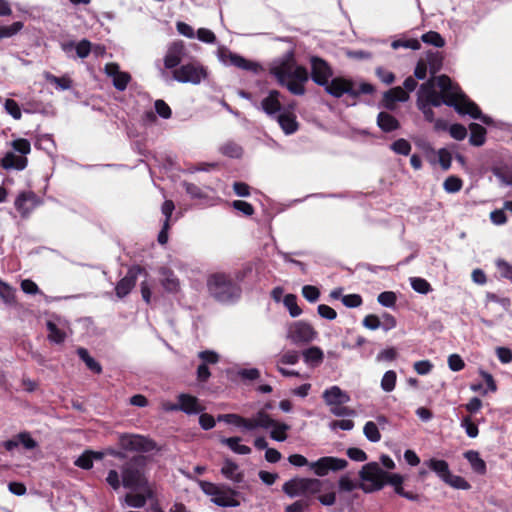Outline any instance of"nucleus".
I'll return each mask as SVG.
<instances>
[{
	"instance_id": "f257e3e1",
	"label": "nucleus",
	"mask_w": 512,
	"mask_h": 512,
	"mask_svg": "<svg viewBox=\"0 0 512 512\" xmlns=\"http://www.w3.org/2000/svg\"><path fill=\"white\" fill-rule=\"evenodd\" d=\"M418 102L431 103L439 107L442 104L454 107L460 114H468L474 119L481 120L484 124L492 123V119L482 115L479 107L468 99L460 90L459 86L452 83L446 75L433 77L423 83L418 90Z\"/></svg>"
},
{
	"instance_id": "f03ea898",
	"label": "nucleus",
	"mask_w": 512,
	"mask_h": 512,
	"mask_svg": "<svg viewBox=\"0 0 512 512\" xmlns=\"http://www.w3.org/2000/svg\"><path fill=\"white\" fill-rule=\"evenodd\" d=\"M359 478L361 480L359 488L365 493L379 491L389 484L399 496L410 501L419 500L418 494L404 490L402 486L405 480L404 476L383 470L377 462H369L362 466L359 471Z\"/></svg>"
},
{
	"instance_id": "7ed1b4c3",
	"label": "nucleus",
	"mask_w": 512,
	"mask_h": 512,
	"mask_svg": "<svg viewBox=\"0 0 512 512\" xmlns=\"http://www.w3.org/2000/svg\"><path fill=\"white\" fill-rule=\"evenodd\" d=\"M270 73L290 93L294 95L305 93L304 85L309 79V74L305 67L296 63L292 53H288L280 60L275 61L270 68Z\"/></svg>"
},
{
	"instance_id": "20e7f679",
	"label": "nucleus",
	"mask_w": 512,
	"mask_h": 512,
	"mask_svg": "<svg viewBox=\"0 0 512 512\" xmlns=\"http://www.w3.org/2000/svg\"><path fill=\"white\" fill-rule=\"evenodd\" d=\"M147 457L134 456L121 469L122 485L131 490H139L147 493L149 498L154 497V492L145 475L144 467Z\"/></svg>"
},
{
	"instance_id": "39448f33",
	"label": "nucleus",
	"mask_w": 512,
	"mask_h": 512,
	"mask_svg": "<svg viewBox=\"0 0 512 512\" xmlns=\"http://www.w3.org/2000/svg\"><path fill=\"white\" fill-rule=\"evenodd\" d=\"M207 288L210 296L221 303L233 302L241 294L240 287L229 276L222 273H215L209 276Z\"/></svg>"
},
{
	"instance_id": "423d86ee",
	"label": "nucleus",
	"mask_w": 512,
	"mask_h": 512,
	"mask_svg": "<svg viewBox=\"0 0 512 512\" xmlns=\"http://www.w3.org/2000/svg\"><path fill=\"white\" fill-rule=\"evenodd\" d=\"M329 484L328 481L317 478H293L283 484V491L291 498L303 496V499L318 494L323 491L324 485Z\"/></svg>"
},
{
	"instance_id": "0eeeda50",
	"label": "nucleus",
	"mask_w": 512,
	"mask_h": 512,
	"mask_svg": "<svg viewBox=\"0 0 512 512\" xmlns=\"http://www.w3.org/2000/svg\"><path fill=\"white\" fill-rule=\"evenodd\" d=\"M201 489L210 497L211 502L217 506L237 507L240 505V502L236 499L237 492L228 486L202 482Z\"/></svg>"
},
{
	"instance_id": "6e6552de",
	"label": "nucleus",
	"mask_w": 512,
	"mask_h": 512,
	"mask_svg": "<svg viewBox=\"0 0 512 512\" xmlns=\"http://www.w3.org/2000/svg\"><path fill=\"white\" fill-rule=\"evenodd\" d=\"M255 429H271L270 437L278 442H283L287 439V432L290 426L286 423L278 422L270 417L264 410H260L255 414Z\"/></svg>"
},
{
	"instance_id": "1a4fd4ad",
	"label": "nucleus",
	"mask_w": 512,
	"mask_h": 512,
	"mask_svg": "<svg viewBox=\"0 0 512 512\" xmlns=\"http://www.w3.org/2000/svg\"><path fill=\"white\" fill-rule=\"evenodd\" d=\"M119 445L122 449L133 452H150L156 448L153 440L137 434L120 435Z\"/></svg>"
},
{
	"instance_id": "9d476101",
	"label": "nucleus",
	"mask_w": 512,
	"mask_h": 512,
	"mask_svg": "<svg viewBox=\"0 0 512 512\" xmlns=\"http://www.w3.org/2000/svg\"><path fill=\"white\" fill-rule=\"evenodd\" d=\"M207 76L205 69L197 64L189 63L173 71V78L181 83L199 84Z\"/></svg>"
},
{
	"instance_id": "9b49d317",
	"label": "nucleus",
	"mask_w": 512,
	"mask_h": 512,
	"mask_svg": "<svg viewBox=\"0 0 512 512\" xmlns=\"http://www.w3.org/2000/svg\"><path fill=\"white\" fill-rule=\"evenodd\" d=\"M314 328L303 321H296L288 327L287 338L294 344L309 343L316 337Z\"/></svg>"
},
{
	"instance_id": "f8f14e48",
	"label": "nucleus",
	"mask_w": 512,
	"mask_h": 512,
	"mask_svg": "<svg viewBox=\"0 0 512 512\" xmlns=\"http://www.w3.org/2000/svg\"><path fill=\"white\" fill-rule=\"evenodd\" d=\"M348 462L345 459H340L332 456L321 457L317 461L311 462L309 468L315 475L323 477L330 471H339L346 468Z\"/></svg>"
},
{
	"instance_id": "ddd939ff",
	"label": "nucleus",
	"mask_w": 512,
	"mask_h": 512,
	"mask_svg": "<svg viewBox=\"0 0 512 512\" xmlns=\"http://www.w3.org/2000/svg\"><path fill=\"white\" fill-rule=\"evenodd\" d=\"M311 78L319 86L326 85L333 75L332 68L322 58L312 56L310 58Z\"/></svg>"
},
{
	"instance_id": "4468645a",
	"label": "nucleus",
	"mask_w": 512,
	"mask_h": 512,
	"mask_svg": "<svg viewBox=\"0 0 512 512\" xmlns=\"http://www.w3.org/2000/svg\"><path fill=\"white\" fill-rule=\"evenodd\" d=\"M322 87L325 88V91L333 97L340 98L344 94L355 95V84L348 79L342 77H336L327 82L326 85Z\"/></svg>"
},
{
	"instance_id": "2eb2a0df",
	"label": "nucleus",
	"mask_w": 512,
	"mask_h": 512,
	"mask_svg": "<svg viewBox=\"0 0 512 512\" xmlns=\"http://www.w3.org/2000/svg\"><path fill=\"white\" fill-rule=\"evenodd\" d=\"M15 207L22 217L26 218L41 204V200L32 191L21 192L15 199Z\"/></svg>"
},
{
	"instance_id": "dca6fc26",
	"label": "nucleus",
	"mask_w": 512,
	"mask_h": 512,
	"mask_svg": "<svg viewBox=\"0 0 512 512\" xmlns=\"http://www.w3.org/2000/svg\"><path fill=\"white\" fill-rule=\"evenodd\" d=\"M143 271L140 266H133L128 269L127 274L117 282L115 292L118 298H124L135 287L138 275Z\"/></svg>"
},
{
	"instance_id": "f3484780",
	"label": "nucleus",
	"mask_w": 512,
	"mask_h": 512,
	"mask_svg": "<svg viewBox=\"0 0 512 512\" xmlns=\"http://www.w3.org/2000/svg\"><path fill=\"white\" fill-rule=\"evenodd\" d=\"M221 60L224 63H229L237 68H240L242 70L251 71L255 74L259 73L261 70V66L259 63L250 61L241 55H238L236 53H232L230 51H223L221 52Z\"/></svg>"
},
{
	"instance_id": "a211bd4d",
	"label": "nucleus",
	"mask_w": 512,
	"mask_h": 512,
	"mask_svg": "<svg viewBox=\"0 0 512 512\" xmlns=\"http://www.w3.org/2000/svg\"><path fill=\"white\" fill-rule=\"evenodd\" d=\"M104 70L113 79V85L117 90L123 91L126 89L131 77L127 72L120 71L118 64L108 63L105 65Z\"/></svg>"
},
{
	"instance_id": "6ab92c4d",
	"label": "nucleus",
	"mask_w": 512,
	"mask_h": 512,
	"mask_svg": "<svg viewBox=\"0 0 512 512\" xmlns=\"http://www.w3.org/2000/svg\"><path fill=\"white\" fill-rule=\"evenodd\" d=\"M184 55V45L182 42L172 43L164 57V66L167 69L175 68L182 60Z\"/></svg>"
},
{
	"instance_id": "aec40b11",
	"label": "nucleus",
	"mask_w": 512,
	"mask_h": 512,
	"mask_svg": "<svg viewBox=\"0 0 512 512\" xmlns=\"http://www.w3.org/2000/svg\"><path fill=\"white\" fill-rule=\"evenodd\" d=\"M46 327L48 330L49 341L56 344L64 342L67 336V327L63 321L60 319H57V321L49 320L46 323Z\"/></svg>"
},
{
	"instance_id": "412c9836",
	"label": "nucleus",
	"mask_w": 512,
	"mask_h": 512,
	"mask_svg": "<svg viewBox=\"0 0 512 512\" xmlns=\"http://www.w3.org/2000/svg\"><path fill=\"white\" fill-rule=\"evenodd\" d=\"M322 397L327 406L335 405V404H345L350 401V396L348 393L343 391L339 386H332L326 389Z\"/></svg>"
},
{
	"instance_id": "4be33fe9",
	"label": "nucleus",
	"mask_w": 512,
	"mask_h": 512,
	"mask_svg": "<svg viewBox=\"0 0 512 512\" xmlns=\"http://www.w3.org/2000/svg\"><path fill=\"white\" fill-rule=\"evenodd\" d=\"M217 420L219 422H225L227 424H234L238 427H243L247 431L255 430V416L253 418H244L238 414H221L218 415Z\"/></svg>"
},
{
	"instance_id": "5701e85b",
	"label": "nucleus",
	"mask_w": 512,
	"mask_h": 512,
	"mask_svg": "<svg viewBox=\"0 0 512 512\" xmlns=\"http://www.w3.org/2000/svg\"><path fill=\"white\" fill-rule=\"evenodd\" d=\"M179 410L186 414H198L204 410L198 399L188 394H180L178 396Z\"/></svg>"
},
{
	"instance_id": "b1692460",
	"label": "nucleus",
	"mask_w": 512,
	"mask_h": 512,
	"mask_svg": "<svg viewBox=\"0 0 512 512\" xmlns=\"http://www.w3.org/2000/svg\"><path fill=\"white\" fill-rule=\"evenodd\" d=\"M409 99L407 91L402 87H394L387 91L383 97V105L385 108L393 110L396 102H405Z\"/></svg>"
},
{
	"instance_id": "393cba45",
	"label": "nucleus",
	"mask_w": 512,
	"mask_h": 512,
	"mask_svg": "<svg viewBox=\"0 0 512 512\" xmlns=\"http://www.w3.org/2000/svg\"><path fill=\"white\" fill-rule=\"evenodd\" d=\"M280 92L271 90L267 97L261 101V108L269 116L276 115L281 111L282 105L279 100Z\"/></svg>"
},
{
	"instance_id": "a878e982",
	"label": "nucleus",
	"mask_w": 512,
	"mask_h": 512,
	"mask_svg": "<svg viewBox=\"0 0 512 512\" xmlns=\"http://www.w3.org/2000/svg\"><path fill=\"white\" fill-rule=\"evenodd\" d=\"M0 165L6 170H23L27 166V158L21 155H16L14 152H8L1 159Z\"/></svg>"
},
{
	"instance_id": "bb28decb",
	"label": "nucleus",
	"mask_w": 512,
	"mask_h": 512,
	"mask_svg": "<svg viewBox=\"0 0 512 512\" xmlns=\"http://www.w3.org/2000/svg\"><path fill=\"white\" fill-rule=\"evenodd\" d=\"M161 274V285L163 288L169 293H176L180 289L179 279L175 276V274L169 269L162 268L160 270Z\"/></svg>"
},
{
	"instance_id": "cd10ccee",
	"label": "nucleus",
	"mask_w": 512,
	"mask_h": 512,
	"mask_svg": "<svg viewBox=\"0 0 512 512\" xmlns=\"http://www.w3.org/2000/svg\"><path fill=\"white\" fill-rule=\"evenodd\" d=\"M277 121L285 134H293L298 130L299 124L296 116L291 112H283L277 115Z\"/></svg>"
},
{
	"instance_id": "c85d7f7f",
	"label": "nucleus",
	"mask_w": 512,
	"mask_h": 512,
	"mask_svg": "<svg viewBox=\"0 0 512 512\" xmlns=\"http://www.w3.org/2000/svg\"><path fill=\"white\" fill-rule=\"evenodd\" d=\"M221 473L225 478L234 483H240L243 480V473L241 472L239 466L231 460L224 461L221 468Z\"/></svg>"
},
{
	"instance_id": "c756f323",
	"label": "nucleus",
	"mask_w": 512,
	"mask_h": 512,
	"mask_svg": "<svg viewBox=\"0 0 512 512\" xmlns=\"http://www.w3.org/2000/svg\"><path fill=\"white\" fill-rule=\"evenodd\" d=\"M464 457L469 462L472 470L480 475H484L486 473V463L485 461L480 457V454L478 451L475 450H468L464 453Z\"/></svg>"
},
{
	"instance_id": "7c9ffc66",
	"label": "nucleus",
	"mask_w": 512,
	"mask_h": 512,
	"mask_svg": "<svg viewBox=\"0 0 512 512\" xmlns=\"http://www.w3.org/2000/svg\"><path fill=\"white\" fill-rule=\"evenodd\" d=\"M377 124L384 132H392L400 126L398 120L387 112H380L377 117Z\"/></svg>"
},
{
	"instance_id": "2f4dec72",
	"label": "nucleus",
	"mask_w": 512,
	"mask_h": 512,
	"mask_svg": "<svg viewBox=\"0 0 512 512\" xmlns=\"http://www.w3.org/2000/svg\"><path fill=\"white\" fill-rule=\"evenodd\" d=\"M430 470L435 472L438 477L444 481L449 476V465L445 460L432 458L424 463Z\"/></svg>"
},
{
	"instance_id": "473e14b6",
	"label": "nucleus",
	"mask_w": 512,
	"mask_h": 512,
	"mask_svg": "<svg viewBox=\"0 0 512 512\" xmlns=\"http://www.w3.org/2000/svg\"><path fill=\"white\" fill-rule=\"evenodd\" d=\"M241 438L239 437H230V438H222L221 443L228 446L234 453L240 455H248L251 453V448L247 445H243L240 443Z\"/></svg>"
},
{
	"instance_id": "72a5a7b5",
	"label": "nucleus",
	"mask_w": 512,
	"mask_h": 512,
	"mask_svg": "<svg viewBox=\"0 0 512 512\" xmlns=\"http://www.w3.org/2000/svg\"><path fill=\"white\" fill-rule=\"evenodd\" d=\"M492 172L503 185L512 186V166H496L492 168Z\"/></svg>"
},
{
	"instance_id": "f704fd0d",
	"label": "nucleus",
	"mask_w": 512,
	"mask_h": 512,
	"mask_svg": "<svg viewBox=\"0 0 512 512\" xmlns=\"http://www.w3.org/2000/svg\"><path fill=\"white\" fill-rule=\"evenodd\" d=\"M469 128L471 131L469 138L470 143L474 146L483 145L485 142L486 129L477 123H471Z\"/></svg>"
},
{
	"instance_id": "c9c22d12",
	"label": "nucleus",
	"mask_w": 512,
	"mask_h": 512,
	"mask_svg": "<svg viewBox=\"0 0 512 512\" xmlns=\"http://www.w3.org/2000/svg\"><path fill=\"white\" fill-rule=\"evenodd\" d=\"M77 354L80 357L81 360H83L87 366L88 369H90L92 372L96 374H100L102 372V366L99 362H97L94 358H92L87 349L85 348H78Z\"/></svg>"
},
{
	"instance_id": "e433bc0d",
	"label": "nucleus",
	"mask_w": 512,
	"mask_h": 512,
	"mask_svg": "<svg viewBox=\"0 0 512 512\" xmlns=\"http://www.w3.org/2000/svg\"><path fill=\"white\" fill-rule=\"evenodd\" d=\"M303 357L306 363L316 366L323 360V351L316 346L310 347L303 352Z\"/></svg>"
},
{
	"instance_id": "4c0bfd02",
	"label": "nucleus",
	"mask_w": 512,
	"mask_h": 512,
	"mask_svg": "<svg viewBox=\"0 0 512 512\" xmlns=\"http://www.w3.org/2000/svg\"><path fill=\"white\" fill-rule=\"evenodd\" d=\"M93 458L101 459L102 454L92 451H85L77 458L74 464L82 469H90L93 466Z\"/></svg>"
},
{
	"instance_id": "58836bf2",
	"label": "nucleus",
	"mask_w": 512,
	"mask_h": 512,
	"mask_svg": "<svg viewBox=\"0 0 512 512\" xmlns=\"http://www.w3.org/2000/svg\"><path fill=\"white\" fill-rule=\"evenodd\" d=\"M363 433L370 442L377 443L381 440L379 427L374 421L366 422L363 427Z\"/></svg>"
},
{
	"instance_id": "ea45409f",
	"label": "nucleus",
	"mask_w": 512,
	"mask_h": 512,
	"mask_svg": "<svg viewBox=\"0 0 512 512\" xmlns=\"http://www.w3.org/2000/svg\"><path fill=\"white\" fill-rule=\"evenodd\" d=\"M147 499H150V498L147 496V493H145L143 491H142V493H137V494L128 493L125 496L126 504L128 506L134 507V508H142V507H144L145 504H146Z\"/></svg>"
},
{
	"instance_id": "a19ab883",
	"label": "nucleus",
	"mask_w": 512,
	"mask_h": 512,
	"mask_svg": "<svg viewBox=\"0 0 512 512\" xmlns=\"http://www.w3.org/2000/svg\"><path fill=\"white\" fill-rule=\"evenodd\" d=\"M0 297L6 304H9V305H12L16 302L15 289L12 288L6 282H3L1 279H0Z\"/></svg>"
},
{
	"instance_id": "79ce46f5",
	"label": "nucleus",
	"mask_w": 512,
	"mask_h": 512,
	"mask_svg": "<svg viewBox=\"0 0 512 512\" xmlns=\"http://www.w3.org/2000/svg\"><path fill=\"white\" fill-rule=\"evenodd\" d=\"M444 482L455 489L468 490L471 487L463 477L452 475L451 472L447 478H444Z\"/></svg>"
},
{
	"instance_id": "37998d69",
	"label": "nucleus",
	"mask_w": 512,
	"mask_h": 512,
	"mask_svg": "<svg viewBox=\"0 0 512 512\" xmlns=\"http://www.w3.org/2000/svg\"><path fill=\"white\" fill-rule=\"evenodd\" d=\"M283 302L291 317H298L302 313L301 308L297 305V297L294 294H287Z\"/></svg>"
},
{
	"instance_id": "c03bdc74",
	"label": "nucleus",
	"mask_w": 512,
	"mask_h": 512,
	"mask_svg": "<svg viewBox=\"0 0 512 512\" xmlns=\"http://www.w3.org/2000/svg\"><path fill=\"white\" fill-rule=\"evenodd\" d=\"M45 78L49 83L56 85L61 90H68L72 86V81L67 76L56 77L52 74L47 73L45 75Z\"/></svg>"
},
{
	"instance_id": "a18cd8bd",
	"label": "nucleus",
	"mask_w": 512,
	"mask_h": 512,
	"mask_svg": "<svg viewBox=\"0 0 512 512\" xmlns=\"http://www.w3.org/2000/svg\"><path fill=\"white\" fill-rule=\"evenodd\" d=\"M422 41L426 44L433 45L435 47H443L445 45V40L443 37L435 31H429L422 35Z\"/></svg>"
},
{
	"instance_id": "49530a36",
	"label": "nucleus",
	"mask_w": 512,
	"mask_h": 512,
	"mask_svg": "<svg viewBox=\"0 0 512 512\" xmlns=\"http://www.w3.org/2000/svg\"><path fill=\"white\" fill-rule=\"evenodd\" d=\"M463 181L457 176H449L443 183V188L447 193H456L461 190Z\"/></svg>"
},
{
	"instance_id": "de8ad7c7",
	"label": "nucleus",
	"mask_w": 512,
	"mask_h": 512,
	"mask_svg": "<svg viewBox=\"0 0 512 512\" xmlns=\"http://www.w3.org/2000/svg\"><path fill=\"white\" fill-rule=\"evenodd\" d=\"M396 379H397V376H396V373L395 371L393 370H389L387 371L383 377H382V380H381V388L385 391V392H391L394 390L395 388V385H396Z\"/></svg>"
},
{
	"instance_id": "09e8293b",
	"label": "nucleus",
	"mask_w": 512,
	"mask_h": 512,
	"mask_svg": "<svg viewBox=\"0 0 512 512\" xmlns=\"http://www.w3.org/2000/svg\"><path fill=\"white\" fill-rule=\"evenodd\" d=\"M410 283L412 288L420 294H427L432 290L431 285L425 279L420 277L410 278Z\"/></svg>"
},
{
	"instance_id": "8fccbe9b",
	"label": "nucleus",
	"mask_w": 512,
	"mask_h": 512,
	"mask_svg": "<svg viewBox=\"0 0 512 512\" xmlns=\"http://www.w3.org/2000/svg\"><path fill=\"white\" fill-rule=\"evenodd\" d=\"M329 484H326L324 485L323 487V491L325 490H330L329 492L323 494V495H319L318 497V500L320 501V503L322 505H325V506H331L335 503L336 501V495L335 493L332 491L333 489V484L328 482Z\"/></svg>"
},
{
	"instance_id": "3c124183",
	"label": "nucleus",
	"mask_w": 512,
	"mask_h": 512,
	"mask_svg": "<svg viewBox=\"0 0 512 512\" xmlns=\"http://www.w3.org/2000/svg\"><path fill=\"white\" fill-rule=\"evenodd\" d=\"M391 149L400 155L407 156L411 151V145L406 139H398L391 144Z\"/></svg>"
},
{
	"instance_id": "603ef678",
	"label": "nucleus",
	"mask_w": 512,
	"mask_h": 512,
	"mask_svg": "<svg viewBox=\"0 0 512 512\" xmlns=\"http://www.w3.org/2000/svg\"><path fill=\"white\" fill-rule=\"evenodd\" d=\"M23 28L22 22H14L10 26L0 27V39L9 38L17 34Z\"/></svg>"
},
{
	"instance_id": "864d4df0",
	"label": "nucleus",
	"mask_w": 512,
	"mask_h": 512,
	"mask_svg": "<svg viewBox=\"0 0 512 512\" xmlns=\"http://www.w3.org/2000/svg\"><path fill=\"white\" fill-rule=\"evenodd\" d=\"M397 296L392 291H385L378 295L377 301L384 307H393L396 304Z\"/></svg>"
},
{
	"instance_id": "5fc2aeb1",
	"label": "nucleus",
	"mask_w": 512,
	"mask_h": 512,
	"mask_svg": "<svg viewBox=\"0 0 512 512\" xmlns=\"http://www.w3.org/2000/svg\"><path fill=\"white\" fill-rule=\"evenodd\" d=\"M391 46L393 49H398L400 47H403V48H410L412 50H419L421 47V44L417 39H408V40L398 39V40L393 41Z\"/></svg>"
},
{
	"instance_id": "6e6d98bb",
	"label": "nucleus",
	"mask_w": 512,
	"mask_h": 512,
	"mask_svg": "<svg viewBox=\"0 0 512 512\" xmlns=\"http://www.w3.org/2000/svg\"><path fill=\"white\" fill-rule=\"evenodd\" d=\"M12 147L14 151L21 154V156H24L29 154L31 151V145L30 142L27 139L20 138L17 140H14L12 142Z\"/></svg>"
},
{
	"instance_id": "4d7b16f0",
	"label": "nucleus",
	"mask_w": 512,
	"mask_h": 512,
	"mask_svg": "<svg viewBox=\"0 0 512 512\" xmlns=\"http://www.w3.org/2000/svg\"><path fill=\"white\" fill-rule=\"evenodd\" d=\"M461 427L465 429L468 437L476 438L478 436V427L475 423L472 422L470 417L467 416L461 420Z\"/></svg>"
},
{
	"instance_id": "13d9d810",
	"label": "nucleus",
	"mask_w": 512,
	"mask_h": 512,
	"mask_svg": "<svg viewBox=\"0 0 512 512\" xmlns=\"http://www.w3.org/2000/svg\"><path fill=\"white\" fill-rule=\"evenodd\" d=\"M302 294L307 301L314 303L318 300L320 296V291L316 286L305 285L302 288Z\"/></svg>"
},
{
	"instance_id": "bf43d9fd",
	"label": "nucleus",
	"mask_w": 512,
	"mask_h": 512,
	"mask_svg": "<svg viewBox=\"0 0 512 512\" xmlns=\"http://www.w3.org/2000/svg\"><path fill=\"white\" fill-rule=\"evenodd\" d=\"M5 110L14 119L19 120L22 116L21 109L18 103L13 99H7L4 104Z\"/></svg>"
},
{
	"instance_id": "052dcab7",
	"label": "nucleus",
	"mask_w": 512,
	"mask_h": 512,
	"mask_svg": "<svg viewBox=\"0 0 512 512\" xmlns=\"http://www.w3.org/2000/svg\"><path fill=\"white\" fill-rule=\"evenodd\" d=\"M496 266H497V269H498L500 275L503 278H506V279H509L510 281H512V265L511 264H509L508 262H506L503 259H498L496 261Z\"/></svg>"
},
{
	"instance_id": "680f3d73",
	"label": "nucleus",
	"mask_w": 512,
	"mask_h": 512,
	"mask_svg": "<svg viewBox=\"0 0 512 512\" xmlns=\"http://www.w3.org/2000/svg\"><path fill=\"white\" fill-rule=\"evenodd\" d=\"M429 70L431 74L437 73L442 64V59L438 53H431L427 55Z\"/></svg>"
},
{
	"instance_id": "e2e57ef3",
	"label": "nucleus",
	"mask_w": 512,
	"mask_h": 512,
	"mask_svg": "<svg viewBox=\"0 0 512 512\" xmlns=\"http://www.w3.org/2000/svg\"><path fill=\"white\" fill-rule=\"evenodd\" d=\"M237 375L242 380L254 381L260 378V371L257 368L240 369L237 371Z\"/></svg>"
},
{
	"instance_id": "0e129e2a",
	"label": "nucleus",
	"mask_w": 512,
	"mask_h": 512,
	"mask_svg": "<svg viewBox=\"0 0 512 512\" xmlns=\"http://www.w3.org/2000/svg\"><path fill=\"white\" fill-rule=\"evenodd\" d=\"M329 407H330V412L337 417L354 416L355 415V411L353 409L343 406V404H335V405H331Z\"/></svg>"
},
{
	"instance_id": "69168bd1",
	"label": "nucleus",
	"mask_w": 512,
	"mask_h": 512,
	"mask_svg": "<svg viewBox=\"0 0 512 512\" xmlns=\"http://www.w3.org/2000/svg\"><path fill=\"white\" fill-rule=\"evenodd\" d=\"M310 506L308 499H300L285 508L286 512H305Z\"/></svg>"
},
{
	"instance_id": "338daca9",
	"label": "nucleus",
	"mask_w": 512,
	"mask_h": 512,
	"mask_svg": "<svg viewBox=\"0 0 512 512\" xmlns=\"http://www.w3.org/2000/svg\"><path fill=\"white\" fill-rule=\"evenodd\" d=\"M437 154H438L439 163H440L442 169L448 170L451 167V162H452L451 153L447 149L441 148L438 150Z\"/></svg>"
},
{
	"instance_id": "774afa93",
	"label": "nucleus",
	"mask_w": 512,
	"mask_h": 512,
	"mask_svg": "<svg viewBox=\"0 0 512 512\" xmlns=\"http://www.w3.org/2000/svg\"><path fill=\"white\" fill-rule=\"evenodd\" d=\"M342 303L348 308H356L362 304V298L359 294H348L342 297Z\"/></svg>"
}]
</instances>
